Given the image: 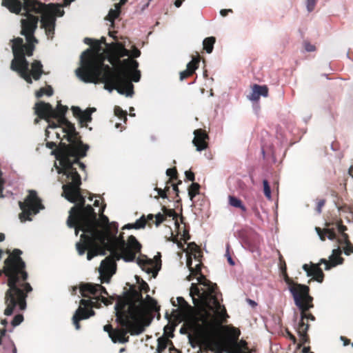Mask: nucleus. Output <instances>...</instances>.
I'll return each instance as SVG.
<instances>
[{"label": "nucleus", "instance_id": "obj_29", "mask_svg": "<svg viewBox=\"0 0 353 353\" xmlns=\"http://www.w3.org/2000/svg\"><path fill=\"white\" fill-rule=\"evenodd\" d=\"M120 13V5L115 4V9H110L108 14V20L111 22L112 26L114 24V21L117 19Z\"/></svg>", "mask_w": 353, "mask_h": 353}, {"label": "nucleus", "instance_id": "obj_20", "mask_svg": "<svg viewBox=\"0 0 353 353\" xmlns=\"http://www.w3.org/2000/svg\"><path fill=\"white\" fill-rule=\"evenodd\" d=\"M6 330L2 329L0 330V341L3 345L4 349L6 351H10L11 353H17V347L14 343V342L10 340L9 336H6Z\"/></svg>", "mask_w": 353, "mask_h": 353}, {"label": "nucleus", "instance_id": "obj_58", "mask_svg": "<svg viewBox=\"0 0 353 353\" xmlns=\"http://www.w3.org/2000/svg\"><path fill=\"white\" fill-rule=\"evenodd\" d=\"M45 94L48 96H52L53 94V89L51 86H48L47 89H45Z\"/></svg>", "mask_w": 353, "mask_h": 353}, {"label": "nucleus", "instance_id": "obj_11", "mask_svg": "<svg viewBox=\"0 0 353 353\" xmlns=\"http://www.w3.org/2000/svg\"><path fill=\"white\" fill-rule=\"evenodd\" d=\"M28 192L29 194L24 201H19V207L22 210L19 215L21 221H31L30 216L32 214H36L44 208L43 205L41 203V199L37 196V192L31 190Z\"/></svg>", "mask_w": 353, "mask_h": 353}, {"label": "nucleus", "instance_id": "obj_10", "mask_svg": "<svg viewBox=\"0 0 353 353\" xmlns=\"http://www.w3.org/2000/svg\"><path fill=\"white\" fill-rule=\"evenodd\" d=\"M67 110L68 107L62 105L61 102H58L56 109H54L50 103L43 101L37 103L34 107L35 114L39 119H57L59 123L66 125L67 128L63 130V132L65 133L64 135L65 139H68V134L70 130V125H71L74 127L72 123L68 122L65 117Z\"/></svg>", "mask_w": 353, "mask_h": 353}, {"label": "nucleus", "instance_id": "obj_44", "mask_svg": "<svg viewBox=\"0 0 353 353\" xmlns=\"http://www.w3.org/2000/svg\"><path fill=\"white\" fill-rule=\"evenodd\" d=\"M155 219H156L155 225L157 226H159L165 219L163 215L161 214L160 212H159L156 214Z\"/></svg>", "mask_w": 353, "mask_h": 353}, {"label": "nucleus", "instance_id": "obj_22", "mask_svg": "<svg viewBox=\"0 0 353 353\" xmlns=\"http://www.w3.org/2000/svg\"><path fill=\"white\" fill-rule=\"evenodd\" d=\"M110 243H108L107 245H103L100 243H97L95 246H91L92 248V250L88 251L87 253V259L90 261L94 256L97 255L104 256L106 254L105 250L109 248Z\"/></svg>", "mask_w": 353, "mask_h": 353}, {"label": "nucleus", "instance_id": "obj_57", "mask_svg": "<svg viewBox=\"0 0 353 353\" xmlns=\"http://www.w3.org/2000/svg\"><path fill=\"white\" fill-rule=\"evenodd\" d=\"M189 343L192 348H196L197 346V343L194 341L192 336L190 335L188 336Z\"/></svg>", "mask_w": 353, "mask_h": 353}, {"label": "nucleus", "instance_id": "obj_25", "mask_svg": "<svg viewBox=\"0 0 353 353\" xmlns=\"http://www.w3.org/2000/svg\"><path fill=\"white\" fill-rule=\"evenodd\" d=\"M312 276L318 282L321 283L323 279V272L319 264L312 263Z\"/></svg>", "mask_w": 353, "mask_h": 353}, {"label": "nucleus", "instance_id": "obj_9", "mask_svg": "<svg viewBox=\"0 0 353 353\" xmlns=\"http://www.w3.org/2000/svg\"><path fill=\"white\" fill-rule=\"evenodd\" d=\"M79 292L83 297L88 298V299L81 300L80 305L72 316V322L77 330L80 329V321L94 315L93 307L99 308L101 303L105 305H111L113 300L111 297L108 299L104 296L108 294L105 288L100 284L91 283L81 284Z\"/></svg>", "mask_w": 353, "mask_h": 353}, {"label": "nucleus", "instance_id": "obj_13", "mask_svg": "<svg viewBox=\"0 0 353 353\" xmlns=\"http://www.w3.org/2000/svg\"><path fill=\"white\" fill-rule=\"evenodd\" d=\"M109 50L112 51L114 54L115 58L114 61L119 65L117 68L121 67L122 68H125V65L123 63V61H121V58L124 57H130V51L127 50L125 48V46L120 42L112 43L111 47H110Z\"/></svg>", "mask_w": 353, "mask_h": 353}, {"label": "nucleus", "instance_id": "obj_2", "mask_svg": "<svg viewBox=\"0 0 353 353\" xmlns=\"http://www.w3.org/2000/svg\"><path fill=\"white\" fill-rule=\"evenodd\" d=\"M196 281L201 287L191 284L190 295L194 305L199 307L202 314L199 321L206 330L207 347L215 353L225 352V342L221 334L222 323L229 317L225 306L221 303L222 294L216 285L200 274Z\"/></svg>", "mask_w": 353, "mask_h": 353}, {"label": "nucleus", "instance_id": "obj_21", "mask_svg": "<svg viewBox=\"0 0 353 353\" xmlns=\"http://www.w3.org/2000/svg\"><path fill=\"white\" fill-rule=\"evenodd\" d=\"M199 59H193L191 61L188 63L186 69L180 72V80L183 81L188 77L192 75L198 68Z\"/></svg>", "mask_w": 353, "mask_h": 353}, {"label": "nucleus", "instance_id": "obj_51", "mask_svg": "<svg viewBox=\"0 0 353 353\" xmlns=\"http://www.w3.org/2000/svg\"><path fill=\"white\" fill-rule=\"evenodd\" d=\"M185 177L188 180L190 181H194V174L191 171H185Z\"/></svg>", "mask_w": 353, "mask_h": 353}, {"label": "nucleus", "instance_id": "obj_14", "mask_svg": "<svg viewBox=\"0 0 353 353\" xmlns=\"http://www.w3.org/2000/svg\"><path fill=\"white\" fill-rule=\"evenodd\" d=\"M341 250L339 247L332 250V254L329 256V261L325 259H321L319 261V265L322 263L325 265V270H329L332 267H335L337 265L343 263V258L340 256Z\"/></svg>", "mask_w": 353, "mask_h": 353}, {"label": "nucleus", "instance_id": "obj_16", "mask_svg": "<svg viewBox=\"0 0 353 353\" xmlns=\"http://www.w3.org/2000/svg\"><path fill=\"white\" fill-rule=\"evenodd\" d=\"M123 63L125 65V68L126 70H131L132 80L134 82L139 81L141 78V72L137 69L139 67V63L135 60L128 58L123 60ZM127 72L129 74V72Z\"/></svg>", "mask_w": 353, "mask_h": 353}, {"label": "nucleus", "instance_id": "obj_59", "mask_svg": "<svg viewBox=\"0 0 353 353\" xmlns=\"http://www.w3.org/2000/svg\"><path fill=\"white\" fill-rule=\"evenodd\" d=\"M227 260H228V262L229 263L230 265H234L235 263L234 261H233V259H232L230 254H229L228 251H227Z\"/></svg>", "mask_w": 353, "mask_h": 353}, {"label": "nucleus", "instance_id": "obj_48", "mask_svg": "<svg viewBox=\"0 0 353 353\" xmlns=\"http://www.w3.org/2000/svg\"><path fill=\"white\" fill-rule=\"evenodd\" d=\"M325 201L324 199H321L318 201L316 210L318 212V214H321V208L325 205Z\"/></svg>", "mask_w": 353, "mask_h": 353}, {"label": "nucleus", "instance_id": "obj_7", "mask_svg": "<svg viewBox=\"0 0 353 353\" xmlns=\"http://www.w3.org/2000/svg\"><path fill=\"white\" fill-rule=\"evenodd\" d=\"M101 218L102 223L104 225L103 229L101 231H103L107 235L108 243H110L112 238H115L117 241V250L110 251L113 259L105 258L101 262L99 268L101 282L109 283L111 276L116 272L115 261L123 259L125 262H133L136 259L137 254L141 252V245L132 235L128 237L127 241L123 239H117L116 236L117 229H116L115 233L111 234L108 226V218L105 215H101ZM99 230H100L99 228Z\"/></svg>", "mask_w": 353, "mask_h": 353}, {"label": "nucleus", "instance_id": "obj_47", "mask_svg": "<svg viewBox=\"0 0 353 353\" xmlns=\"http://www.w3.org/2000/svg\"><path fill=\"white\" fill-rule=\"evenodd\" d=\"M140 55H141V51L135 47L133 48V49L130 52V56L134 57V58H137V57H140Z\"/></svg>", "mask_w": 353, "mask_h": 353}, {"label": "nucleus", "instance_id": "obj_26", "mask_svg": "<svg viewBox=\"0 0 353 353\" xmlns=\"http://www.w3.org/2000/svg\"><path fill=\"white\" fill-rule=\"evenodd\" d=\"M228 203L231 206L241 209L243 212H245L247 211V208L243 203L242 201L236 196L230 195L228 196Z\"/></svg>", "mask_w": 353, "mask_h": 353}, {"label": "nucleus", "instance_id": "obj_24", "mask_svg": "<svg viewBox=\"0 0 353 353\" xmlns=\"http://www.w3.org/2000/svg\"><path fill=\"white\" fill-rule=\"evenodd\" d=\"M239 335L240 332L237 329L234 327H231L230 328L229 336H228L227 341L225 342L232 344V345L234 346H237V340L239 339Z\"/></svg>", "mask_w": 353, "mask_h": 353}, {"label": "nucleus", "instance_id": "obj_45", "mask_svg": "<svg viewBox=\"0 0 353 353\" xmlns=\"http://www.w3.org/2000/svg\"><path fill=\"white\" fill-rule=\"evenodd\" d=\"M304 48L307 52H314L316 50L315 46L309 42H305L304 43Z\"/></svg>", "mask_w": 353, "mask_h": 353}, {"label": "nucleus", "instance_id": "obj_49", "mask_svg": "<svg viewBox=\"0 0 353 353\" xmlns=\"http://www.w3.org/2000/svg\"><path fill=\"white\" fill-rule=\"evenodd\" d=\"M4 185V180L2 178V173L0 171V198H3L4 195L2 194V192L3 190Z\"/></svg>", "mask_w": 353, "mask_h": 353}, {"label": "nucleus", "instance_id": "obj_12", "mask_svg": "<svg viewBox=\"0 0 353 353\" xmlns=\"http://www.w3.org/2000/svg\"><path fill=\"white\" fill-rule=\"evenodd\" d=\"M160 258L161 254L158 252L157 255L154 256V260L148 258H137L136 262L141 268L142 270L148 274H152L153 277H156L161 269V261Z\"/></svg>", "mask_w": 353, "mask_h": 353}, {"label": "nucleus", "instance_id": "obj_52", "mask_svg": "<svg viewBox=\"0 0 353 353\" xmlns=\"http://www.w3.org/2000/svg\"><path fill=\"white\" fill-rule=\"evenodd\" d=\"M166 174H167V176H169L170 177H175L176 175V170L175 168L167 169Z\"/></svg>", "mask_w": 353, "mask_h": 353}, {"label": "nucleus", "instance_id": "obj_53", "mask_svg": "<svg viewBox=\"0 0 353 353\" xmlns=\"http://www.w3.org/2000/svg\"><path fill=\"white\" fill-rule=\"evenodd\" d=\"M94 41L95 40L91 39V38H88V37H85L84 39H83V42L87 44V45H90L92 47V48L94 49Z\"/></svg>", "mask_w": 353, "mask_h": 353}, {"label": "nucleus", "instance_id": "obj_56", "mask_svg": "<svg viewBox=\"0 0 353 353\" xmlns=\"http://www.w3.org/2000/svg\"><path fill=\"white\" fill-rule=\"evenodd\" d=\"M229 12H232V10L231 9H223L220 10V14L222 17H225Z\"/></svg>", "mask_w": 353, "mask_h": 353}, {"label": "nucleus", "instance_id": "obj_34", "mask_svg": "<svg viewBox=\"0 0 353 353\" xmlns=\"http://www.w3.org/2000/svg\"><path fill=\"white\" fill-rule=\"evenodd\" d=\"M147 305L148 307L153 311L157 312L159 310V307L157 305V302L154 299L151 298L149 295L146 296Z\"/></svg>", "mask_w": 353, "mask_h": 353}, {"label": "nucleus", "instance_id": "obj_3", "mask_svg": "<svg viewBox=\"0 0 353 353\" xmlns=\"http://www.w3.org/2000/svg\"><path fill=\"white\" fill-rule=\"evenodd\" d=\"M70 126V130L66 139L70 143L68 145L61 143V148L58 150L52 151L51 154L54 155L57 160L59 161L60 167L56 165L57 172L64 177L63 182L65 184L62 186V195L69 202L75 203L70 208L67 219V225L72 227L74 226V223L72 221L73 213L78 208H85V199L80 192L81 179L74 165H78L82 170H85V165L81 162L79 159L86 156L89 145L78 140L75 128L71 125Z\"/></svg>", "mask_w": 353, "mask_h": 353}, {"label": "nucleus", "instance_id": "obj_19", "mask_svg": "<svg viewBox=\"0 0 353 353\" xmlns=\"http://www.w3.org/2000/svg\"><path fill=\"white\" fill-rule=\"evenodd\" d=\"M267 97L268 96V88L266 85H260L254 84L252 86V92L248 97V99L252 101H256L260 97Z\"/></svg>", "mask_w": 353, "mask_h": 353}, {"label": "nucleus", "instance_id": "obj_27", "mask_svg": "<svg viewBox=\"0 0 353 353\" xmlns=\"http://www.w3.org/2000/svg\"><path fill=\"white\" fill-rule=\"evenodd\" d=\"M308 327H309V325L307 323H305L303 322V320H302V319L301 318V320L298 324L297 330H298V334L303 342L306 341L307 331L308 330Z\"/></svg>", "mask_w": 353, "mask_h": 353}, {"label": "nucleus", "instance_id": "obj_6", "mask_svg": "<svg viewBox=\"0 0 353 353\" xmlns=\"http://www.w3.org/2000/svg\"><path fill=\"white\" fill-rule=\"evenodd\" d=\"M114 310L117 321L123 327L130 330L132 335L141 334L145 327L150 324L151 320L143 323L146 311L145 303L141 293L137 290L125 292L123 296H118Z\"/></svg>", "mask_w": 353, "mask_h": 353}, {"label": "nucleus", "instance_id": "obj_36", "mask_svg": "<svg viewBox=\"0 0 353 353\" xmlns=\"http://www.w3.org/2000/svg\"><path fill=\"white\" fill-rule=\"evenodd\" d=\"M263 193L265 196L268 199L271 200V189L268 181L266 179L263 180Z\"/></svg>", "mask_w": 353, "mask_h": 353}, {"label": "nucleus", "instance_id": "obj_15", "mask_svg": "<svg viewBox=\"0 0 353 353\" xmlns=\"http://www.w3.org/2000/svg\"><path fill=\"white\" fill-rule=\"evenodd\" d=\"M72 111L74 115L78 118L79 123H89L92 121V114L96 111L95 108H88L84 111L78 106H72Z\"/></svg>", "mask_w": 353, "mask_h": 353}, {"label": "nucleus", "instance_id": "obj_61", "mask_svg": "<svg viewBox=\"0 0 353 353\" xmlns=\"http://www.w3.org/2000/svg\"><path fill=\"white\" fill-rule=\"evenodd\" d=\"M46 147L49 149H52L54 147H56V143L54 142H47L46 143Z\"/></svg>", "mask_w": 353, "mask_h": 353}, {"label": "nucleus", "instance_id": "obj_1", "mask_svg": "<svg viewBox=\"0 0 353 353\" xmlns=\"http://www.w3.org/2000/svg\"><path fill=\"white\" fill-rule=\"evenodd\" d=\"M74 0H63V5L49 4L46 6L37 0H3L2 6L6 7L11 12L21 14L25 18L22 19L21 34L25 36L28 44L23 43V39L17 37L12 40V53L14 59L11 61L10 68L19 73L28 83L31 84V77L37 81L43 73V65L40 61L35 60L31 64V70L29 68V62L25 56L30 57L34 50V44L37 43L34 34L37 28L39 21L38 17L32 12L41 14L40 19L41 28L45 29L48 37L52 38L54 34L56 17H62L64 14L63 6H69Z\"/></svg>", "mask_w": 353, "mask_h": 353}, {"label": "nucleus", "instance_id": "obj_63", "mask_svg": "<svg viewBox=\"0 0 353 353\" xmlns=\"http://www.w3.org/2000/svg\"><path fill=\"white\" fill-rule=\"evenodd\" d=\"M103 330L108 333H110L112 331V326L110 325H106L103 327Z\"/></svg>", "mask_w": 353, "mask_h": 353}, {"label": "nucleus", "instance_id": "obj_43", "mask_svg": "<svg viewBox=\"0 0 353 353\" xmlns=\"http://www.w3.org/2000/svg\"><path fill=\"white\" fill-rule=\"evenodd\" d=\"M191 265H192V260L191 259H188V261H187V266L189 268V270H190L191 273L198 274L201 271V265L200 264H197L196 265V271H194L193 270V268L191 267Z\"/></svg>", "mask_w": 353, "mask_h": 353}, {"label": "nucleus", "instance_id": "obj_39", "mask_svg": "<svg viewBox=\"0 0 353 353\" xmlns=\"http://www.w3.org/2000/svg\"><path fill=\"white\" fill-rule=\"evenodd\" d=\"M336 226L339 232L341 234L343 239L347 243V235L345 233V231L347 230L346 226L341 224L340 223H336Z\"/></svg>", "mask_w": 353, "mask_h": 353}, {"label": "nucleus", "instance_id": "obj_23", "mask_svg": "<svg viewBox=\"0 0 353 353\" xmlns=\"http://www.w3.org/2000/svg\"><path fill=\"white\" fill-rule=\"evenodd\" d=\"M295 288L301 295V300L302 302L312 303L313 298L309 294L310 288L307 285L297 284Z\"/></svg>", "mask_w": 353, "mask_h": 353}, {"label": "nucleus", "instance_id": "obj_32", "mask_svg": "<svg viewBox=\"0 0 353 353\" xmlns=\"http://www.w3.org/2000/svg\"><path fill=\"white\" fill-rule=\"evenodd\" d=\"M176 324H171L170 323V322L168 323V325H166L164 328H163V331H164V335L167 336L168 337H170V338H173L174 337V331L175 330V327H176Z\"/></svg>", "mask_w": 353, "mask_h": 353}, {"label": "nucleus", "instance_id": "obj_5", "mask_svg": "<svg viewBox=\"0 0 353 353\" xmlns=\"http://www.w3.org/2000/svg\"><path fill=\"white\" fill-rule=\"evenodd\" d=\"M21 254L20 250L14 249L12 255L5 260L3 271L8 277L9 286L5 294L6 308L4 314L6 316L12 315L17 305L21 310H24L26 308L27 293L32 290L30 283H21V280L28 279V273L23 270L26 263L20 256Z\"/></svg>", "mask_w": 353, "mask_h": 353}, {"label": "nucleus", "instance_id": "obj_8", "mask_svg": "<svg viewBox=\"0 0 353 353\" xmlns=\"http://www.w3.org/2000/svg\"><path fill=\"white\" fill-rule=\"evenodd\" d=\"M72 221L74 223V226L70 228H75L76 235L79 230L83 232L81 240L83 243H76V248L79 255L84 254L87 248L95 246L97 243L107 245L108 236L103 231L99 230L101 223L90 205H86L85 208H78L72 214Z\"/></svg>", "mask_w": 353, "mask_h": 353}, {"label": "nucleus", "instance_id": "obj_28", "mask_svg": "<svg viewBox=\"0 0 353 353\" xmlns=\"http://www.w3.org/2000/svg\"><path fill=\"white\" fill-rule=\"evenodd\" d=\"M215 41L214 37H207L203 40V44L207 53L210 54L212 52Z\"/></svg>", "mask_w": 353, "mask_h": 353}, {"label": "nucleus", "instance_id": "obj_17", "mask_svg": "<svg viewBox=\"0 0 353 353\" xmlns=\"http://www.w3.org/2000/svg\"><path fill=\"white\" fill-rule=\"evenodd\" d=\"M194 137L192 140L193 144L196 146V150L201 152L205 150L208 145L205 139L208 138L207 134L201 129L194 131Z\"/></svg>", "mask_w": 353, "mask_h": 353}, {"label": "nucleus", "instance_id": "obj_30", "mask_svg": "<svg viewBox=\"0 0 353 353\" xmlns=\"http://www.w3.org/2000/svg\"><path fill=\"white\" fill-rule=\"evenodd\" d=\"M104 43L107 48V49H110V47L112 45V43H108L105 42V38L102 37L100 40H95L94 50L97 52V53H100L102 50L101 44Z\"/></svg>", "mask_w": 353, "mask_h": 353}, {"label": "nucleus", "instance_id": "obj_50", "mask_svg": "<svg viewBox=\"0 0 353 353\" xmlns=\"http://www.w3.org/2000/svg\"><path fill=\"white\" fill-rule=\"evenodd\" d=\"M303 270L305 272L307 276H312V266L309 268L307 264H304L302 267Z\"/></svg>", "mask_w": 353, "mask_h": 353}, {"label": "nucleus", "instance_id": "obj_62", "mask_svg": "<svg viewBox=\"0 0 353 353\" xmlns=\"http://www.w3.org/2000/svg\"><path fill=\"white\" fill-rule=\"evenodd\" d=\"M157 192H158V194H159V196L162 198H166L167 197V195L165 193V192L161 190V189H157Z\"/></svg>", "mask_w": 353, "mask_h": 353}, {"label": "nucleus", "instance_id": "obj_38", "mask_svg": "<svg viewBox=\"0 0 353 353\" xmlns=\"http://www.w3.org/2000/svg\"><path fill=\"white\" fill-rule=\"evenodd\" d=\"M114 114L121 119L123 118L124 122L127 120V112L123 110L119 106L114 108Z\"/></svg>", "mask_w": 353, "mask_h": 353}, {"label": "nucleus", "instance_id": "obj_55", "mask_svg": "<svg viewBox=\"0 0 353 353\" xmlns=\"http://www.w3.org/2000/svg\"><path fill=\"white\" fill-rule=\"evenodd\" d=\"M315 230H316V232L317 234L319 235V239H320L321 241H324V240H325V235L326 234H325V233H324V234H323V233H322L321 230L319 228H317V227H316V228H315Z\"/></svg>", "mask_w": 353, "mask_h": 353}, {"label": "nucleus", "instance_id": "obj_31", "mask_svg": "<svg viewBox=\"0 0 353 353\" xmlns=\"http://www.w3.org/2000/svg\"><path fill=\"white\" fill-rule=\"evenodd\" d=\"M200 185L197 183H192L188 189V195L191 201L199 194Z\"/></svg>", "mask_w": 353, "mask_h": 353}, {"label": "nucleus", "instance_id": "obj_41", "mask_svg": "<svg viewBox=\"0 0 353 353\" xmlns=\"http://www.w3.org/2000/svg\"><path fill=\"white\" fill-rule=\"evenodd\" d=\"M177 302L178 303L183 307L188 309V310H192V307L187 303V301L181 296L177 297Z\"/></svg>", "mask_w": 353, "mask_h": 353}, {"label": "nucleus", "instance_id": "obj_18", "mask_svg": "<svg viewBox=\"0 0 353 353\" xmlns=\"http://www.w3.org/2000/svg\"><path fill=\"white\" fill-rule=\"evenodd\" d=\"M288 289L292 295L295 305L299 307L301 312L305 313V311H307L314 307L313 304L312 303H307L301 301V295L299 294L298 290L295 288V287L290 286Z\"/></svg>", "mask_w": 353, "mask_h": 353}, {"label": "nucleus", "instance_id": "obj_60", "mask_svg": "<svg viewBox=\"0 0 353 353\" xmlns=\"http://www.w3.org/2000/svg\"><path fill=\"white\" fill-rule=\"evenodd\" d=\"M43 94H45V88H41L37 93V97H41Z\"/></svg>", "mask_w": 353, "mask_h": 353}, {"label": "nucleus", "instance_id": "obj_40", "mask_svg": "<svg viewBox=\"0 0 353 353\" xmlns=\"http://www.w3.org/2000/svg\"><path fill=\"white\" fill-rule=\"evenodd\" d=\"M23 321V316L21 314H17L11 321V324L13 327H16L20 325Z\"/></svg>", "mask_w": 353, "mask_h": 353}, {"label": "nucleus", "instance_id": "obj_42", "mask_svg": "<svg viewBox=\"0 0 353 353\" xmlns=\"http://www.w3.org/2000/svg\"><path fill=\"white\" fill-rule=\"evenodd\" d=\"M316 0H306V9L309 12L314 10Z\"/></svg>", "mask_w": 353, "mask_h": 353}, {"label": "nucleus", "instance_id": "obj_54", "mask_svg": "<svg viewBox=\"0 0 353 353\" xmlns=\"http://www.w3.org/2000/svg\"><path fill=\"white\" fill-rule=\"evenodd\" d=\"M50 119L51 118H48V119H46V121L48 123V128L55 129V128H58V124L54 121H51Z\"/></svg>", "mask_w": 353, "mask_h": 353}, {"label": "nucleus", "instance_id": "obj_64", "mask_svg": "<svg viewBox=\"0 0 353 353\" xmlns=\"http://www.w3.org/2000/svg\"><path fill=\"white\" fill-rule=\"evenodd\" d=\"M352 252H353L352 248L347 246L344 250V254L345 255H349Z\"/></svg>", "mask_w": 353, "mask_h": 353}, {"label": "nucleus", "instance_id": "obj_4", "mask_svg": "<svg viewBox=\"0 0 353 353\" xmlns=\"http://www.w3.org/2000/svg\"><path fill=\"white\" fill-rule=\"evenodd\" d=\"M92 49L88 48L80 56L81 66L76 69L77 77L86 83H103L104 89L111 93L117 90L119 94L132 97L134 85L124 68H111L104 63V59L92 54Z\"/></svg>", "mask_w": 353, "mask_h": 353}, {"label": "nucleus", "instance_id": "obj_37", "mask_svg": "<svg viewBox=\"0 0 353 353\" xmlns=\"http://www.w3.org/2000/svg\"><path fill=\"white\" fill-rule=\"evenodd\" d=\"M145 225L146 221L144 215H143L133 223V228L136 230L142 229L145 227Z\"/></svg>", "mask_w": 353, "mask_h": 353}, {"label": "nucleus", "instance_id": "obj_33", "mask_svg": "<svg viewBox=\"0 0 353 353\" xmlns=\"http://www.w3.org/2000/svg\"><path fill=\"white\" fill-rule=\"evenodd\" d=\"M168 345V341L163 338L160 337L157 339V353H162L163 351L166 349Z\"/></svg>", "mask_w": 353, "mask_h": 353}, {"label": "nucleus", "instance_id": "obj_46", "mask_svg": "<svg viewBox=\"0 0 353 353\" xmlns=\"http://www.w3.org/2000/svg\"><path fill=\"white\" fill-rule=\"evenodd\" d=\"M301 318L302 319V320H304L305 319H309L312 321L315 320V317L312 314H305L304 312H301Z\"/></svg>", "mask_w": 353, "mask_h": 353}, {"label": "nucleus", "instance_id": "obj_35", "mask_svg": "<svg viewBox=\"0 0 353 353\" xmlns=\"http://www.w3.org/2000/svg\"><path fill=\"white\" fill-rule=\"evenodd\" d=\"M330 223H326L325 226L326 228L323 229V231L325 232V234H326L327 236V239L329 240L333 241L336 239V233L334 232V229L330 228Z\"/></svg>", "mask_w": 353, "mask_h": 353}]
</instances>
